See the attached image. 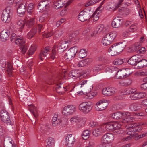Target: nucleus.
Listing matches in <instances>:
<instances>
[{
  "mask_svg": "<svg viewBox=\"0 0 147 147\" xmlns=\"http://www.w3.org/2000/svg\"><path fill=\"white\" fill-rule=\"evenodd\" d=\"M118 128H115L113 129V131H112L115 134V133H117L118 134H120V133H121V125L120 124L118 123Z\"/></svg>",
  "mask_w": 147,
  "mask_h": 147,
  "instance_id": "obj_48",
  "label": "nucleus"
},
{
  "mask_svg": "<svg viewBox=\"0 0 147 147\" xmlns=\"http://www.w3.org/2000/svg\"><path fill=\"white\" fill-rule=\"evenodd\" d=\"M102 129L101 128L99 127L93 131L92 134L95 136H97L101 132Z\"/></svg>",
  "mask_w": 147,
  "mask_h": 147,
  "instance_id": "obj_40",
  "label": "nucleus"
},
{
  "mask_svg": "<svg viewBox=\"0 0 147 147\" xmlns=\"http://www.w3.org/2000/svg\"><path fill=\"white\" fill-rule=\"evenodd\" d=\"M102 43L104 45L107 46L110 45L111 43L110 42L108 39L105 36L102 40Z\"/></svg>",
  "mask_w": 147,
  "mask_h": 147,
  "instance_id": "obj_47",
  "label": "nucleus"
},
{
  "mask_svg": "<svg viewBox=\"0 0 147 147\" xmlns=\"http://www.w3.org/2000/svg\"><path fill=\"white\" fill-rule=\"evenodd\" d=\"M51 49L48 47H46L45 49L41 51L39 55V58L41 61H43V59L42 58L43 57H46L47 54H48V52L51 51Z\"/></svg>",
  "mask_w": 147,
  "mask_h": 147,
  "instance_id": "obj_27",
  "label": "nucleus"
},
{
  "mask_svg": "<svg viewBox=\"0 0 147 147\" xmlns=\"http://www.w3.org/2000/svg\"><path fill=\"white\" fill-rule=\"evenodd\" d=\"M114 139V136L113 134L107 133L102 137V141L109 143L112 142Z\"/></svg>",
  "mask_w": 147,
  "mask_h": 147,
  "instance_id": "obj_15",
  "label": "nucleus"
},
{
  "mask_svg": "<svg viewBox=\"0 0 147 147\" xmlns=\"http://www.w3.org/2000/svg\"><path fill=\"white\" fill-rule=\"evenodd\" d=\"M90 132L87 130H84L82 134V138L86 140L90 136Z\"/></svg>",
  "mask_w": 147,
  "mask_h": 147,
  "instance_id": "obj_39",
  "label": "nucleus"
},
{
  "mask_svg": "<svg viewBox=\"0 0 147 147\" xmlns=\"http://www.w3.org/2000/svg\"><path fill=\"white\" fill-rule=\"evenodd\" d=\"M10 7H8L3 10L1 16V19L5 23H8L11 20L10 14L11 13Z\"/></svg>",
  "mask_w": 147,
  "mask_h": 147,
  "instance_id": "obj_6",
  "label": "nucleus"
},
{
  "mask_svg": "<svg viewBox=\"0 0 147 147\" xmlns=\"http://www.w3.org/2000/svg\"><path fill=\"white\" fill-rule=\"evenodd\" d=\"M124 48L123 45L122 43L115 44L109 47L108 52L111 53V56H115L119 54Z\"/></svg>",
  "mask_w": 147,
  "mask_h": 147,
  "instance_id": "obj_2",
  "label": "nucleus"
},
{
  "mask_svg": "<svg viewBox=\"0 0 147 147\" xmlns=\"http://www.w3.org/2000/svg\"><path fill=\"white\" fill-rule=\"evenodd\" d=\"M69 42L64 40H61L58 44V50L61 52H63L68 48Z\"/></svg>",
  "mask_w": 147,
  "mask_h": 147,
  "instance_id": "obj_11",
  "label": "nucleus"
},
{
  "mask_svg": "<svg viewBox=\"0 0 147 147\" xmlns=\"http://www.w3.org/2000/svg\"><path fill=\"white\" fill-rule=\"evenodd\" d=\"M92 11L90 10L89 9H85V15L88 19L92 18Z\"/></svg>",
  "mask_w": 147,
  "mask_h": 147,
  "instance_id": "obj_42",
  "label": "nucleus"
},
{
  "mask_svg": "<svg viewBox=\"0 0 147 147\" xmlns=\"http://www.w3.org/2000/svg\"><path fill=\"white\" fill-rule=\"evenodd\" d=\"M99 147H111V146L109 143L102 141V143L100 144Z\"/></svg>",
  "mask_w": 147,
  "mask_h": 147,
  "instance_id": "obj_55",
  "label": "nucleus"
},
{
  "mask_svg": "<svg viewBox=\"0 0 147 147\" xmlns=\"http://www.w3.org/2000/svg\"><path fill=\"white\" fill-rule=\"evenodd\" d=\"M88 74L87 72L85 71L81 73L80 70H75L71 71L69 74V76L70 77L74 79L77 78H78L80 79L87 76Z\"/></svg>",
  "mask_w": 147,
  "mask_h": 147,
  "instance_id": "obj_4",
  "label": "nucleus"
},
{
  "mask_svg": "<svg viewBox=\"0 0 147 147\" xmlns=\"http://www.w3.org/2000/svg\"><path fill=\"white\" fill-rule=\"evenodd\" d=\"M123 24V20L122 18L117 17L113 20L112 26L114 28H118L121 26Z\"/></svg>",
  "mask_w": 147,
  "mask_h": 147,
  "instance_id": "obj_14",
  "label": "nucleus"
},
{
  "mask_svg": "<svg viewBox=\"0 0 147 147\" xmlns=\"http://www.w3.org/2000/svg\"><path fill=\"white\" fill-rule=\"evenodd\" d=\"M145 94L142 92H135L131 94L130 98L132 100H137L143 98L145 96Z\"/></svg>",
  "mask_w": 147,
  "mask_h": 147,
  "instance_id": "obj_22",
  "label": "nucleus"
},
{
  "mask_svg": "<svg viewBox=\"0 0 147 147\" xmlns=\"http://www.w3.org/2000/svg\"><path fill=\"white\" fill-rule=\"evenodd\" d=\"M143 124L140 123H134L131 125V127H132L130 130L133 132H139L142 129V127L141 125Z\"/></svg>",
  "mask_w": 147,
  "mask_h": 147,
  "instance_id": "obj_20",
  "label": "nucleus"
},
{
  "mask_svg": "<svg viewBox=\"0 0 147 147\" xmlns=\"http://www.w3.org/2000/svg\"><path fill=\"white\" fill-rule=\"evenodd\" d=\"M29 109L30 112L33 114L34 117H36L38 116V114L37 112V109L34 105H30L29 107Z\"/></svg>",
  "mask_w": 147,
  "mask_h": 147,
  "instance_id": "obj_32",
  "label": "nucleus"
},
{
  "mask_svg": "<svg viewBox=\"0 0 147 147\" xmlns=\"http://www.w3.org/2000/svg\"><path fill=\"white\" fill-rule=\"evenodd\" d=\"M137 29L136 25L133 24L129 28V31L130 32H133L135 31Z\"/></svg>",
  "mask_w": 147,
  "mask_h": 147,
  "instance_id": "obj_52",
  "label": "nucleus"
},
{
  "mask_svg": "<svg viewBox=\"0 0 147 147\" xmlns=\"http://www.w3.org/2000/svg\"><path fill=\"white\" fill-rule=\"evenodd\" d=\"M7 71L10 73L12 70V65L8 62L7 65Z\"/></svg>",
  "mask_w": 147,
  "mask_h": 147,
  "instance_id": "obj_63",
  "label": "nucleus"
},
{
  "mask_svg": "<svg viewBox=\"0 0 147 147\" xmlns=\"http://www.w3.org/2000/svg\"><path fill=\"white\" fill-rule=\"evenodd\" d=\"M78 32L77 31L71 34L69 37V38L72 41L75 42L78 40Z\"/></svg>",
  "mask_w": 147,
  "mask_h": 147,
  "instance_id": "obj_33",
  "label": "nucleus"
},
{
  "mask_svg": "<svg viewBox=\"0 0 147 147\" xmlns=\"http://www.w3.org/2000/svg\"><path fill=\"white\" fill-rule=\"evenodd\" d=\"M116 90H117L114 88L108 87L103 88L102 93L105 96H110L115 93Z\"/></svg>",
  "mask_w": 147,
  "mask_h": 147,
  "instance_id": "obj_9",
  "label": "nucleus"
},
{
  "mask_svg": "<svg viewBox=\"0 0 147 147\" xmlns=\"http://www.w3.org/2000/svg\"><path fill=\"white\" fill-rule=\"evenodd\" d=\"M126 116H125L123 118V121L124 123L128 122L129 121H131L134 118L133 117H131L129 115H127L126 114Z\"/></svg>",
  "mask_w": 147,
  "mask_h": 147,
  "instance_id": "obj_46",
  "label": "nucleus"
},
{
  "mask_svg": "<svg viewBox=\"0 0 147 147\" xmlns=\"http://www.w3.org/2000/svg\"><path fill=\"white\" fill-rule=\"evenodd\" d=\"M76 111V107L73 105H69L65 106L63 109V114L67 116L73 114Z\"/></svg>",
  "mask_w": 147,
  "mask_h": 147,
  "instance_id": "obj_8",
  "label": "nucleus"
},
{
  "mask_svg": "<svg viewBox=\"0 0 147 147\" xmlns=\"http://www.w3.org/2000/svg\"><path fill=\"white\" fill-rule=\"evenodd\" d=\"M1 120L7 125H11V122L9 113L6 110H3L1 111L0 114Z\"/></svg>",
  "mask_w": 147,
  "mask_h": 147,
  "instance_id": "obj_7",
  "label": "nucleus"
},
{
  "mask_svg": "<svg viewBox=\"0 0 147 147\" xmlns=\"http://www.w3.org/2000/svg\"><path fill=\"white\" fill-rule=\"evenodd\" d=\"M141 108L140 104L137 103H133L129 107L130 109L132 111H136Z\"/></svg>",
  "mask_w": 147,
  "mask_h": 147,
  "instance_id": "obj_34",
  "label": "nucleus"
},
{
  "mask_svg": "<svg viewBox=\"0 0 147 147\" xmlns=\"http://www.w3.org/2000/svg\"><path fill=\"white\" fill-rule=\"evenodd\" d=\"M97 125V123L94 121H91L89 124V126L92 127H95Z\"/></svg>",
  "mask_w": 147,
  "mask_h": 147,
  "instance_id": "obj_62",
  "label": "nucleus"
},
{
  "mask_svg": "<svg viewBox=\"0 0 147 147\" xmlns=\"http://www.w3.org/2000/svg\"><path fill=\"white\" fill-rule=\"evenodd\" d=\"M34 5L33 4L30 3L28 4L26 7V11L29 14L32 15L33 14L34 11Z\"/></svg>",
  "mask_w": 147,
  "mask_h": 147,
  "instance_id": "obj_29",
  "label": "nucleus"
},
{
  "mask_svg": "<svg viewBox=\"0 0 147 147\" xmlns=\"http://www.w3.org/2000/svg\"><path fill=\"white\" fill-rule=\"evenodd\" d=\"M55 143V141L53 138H49L47 139L46 143L47 147H49L53 146Z\"/></svg>",
  "mask_w": 147,
  "mask_h": 147,
  "instance_id": "obj_36",
  "label": "nucleus"
},
{
  "mask_svg": "<svg viewBox=\"0 0 147 147\" xmlns=\"http://www.w3.org/2000/svg\"><path fill=\"white\" fill-rule=\"evenodd\" d=\"M35 24V18H32L27 19L25 22V24L28 28H30Z\"/></svg>",
  "mask_w": 147,
  "mask_h": 147,
  "instance_id": "obj_25",
  "label": "nucleus"
},
{
  "mask_svg": "<svg viewBox=\"0 0 147 147\" xmlns=\"http://www.w3.org/2000/svg\"><path fill=\"white\" fill-rule=\"evenodd\" d=\"M139 74L141 76H147V69H145L139 72Z\"/></svg>",
  "mask_w": 147,
  "mask_h": 147,
  "instance_id": "obj_61",
  "label": "nucleus"
},
{
  "mask_svg": "<svg viewBox=\"0 0 147 147\" xmlns=\"http://www.w3.org/2000/svg\"><path fill=\"white\" fill-rule=\"evenodd\" d=\"M98 11H97L96 10L95 11V12L92 15V18H93V20L95 21L97 20L99 18V17L98 16H97V15L96 14L97 13H99V12L97 13Z\"/></svg>",
  "mask_w": 147,
  "mask_h": 147,
  "instance_id": "obj_56",
  "label": "nucleus"
},
{
  "mask_svg": "<svg viewBox=\"0 0 147 147\" xmlns=\"http://www.w3.org/2000/svg\"><path fill=\"white\" fill-rule=\"evenodd\" d=\"M117 35V32L114 31L109 33L105 36L108 39L109 41L111 43L114 40L115 38Z\"/></svg>",
  "mask_w": 147,
  "mask_h": 147,
  "instance_id": "obj_24",
  "label": "nucleus"
},
{
  "mask_svg": "<svg viewBox=\"0 0 147 147\" xmlns=\"http://www.w3.org/2000/svg\"><path fill=\"white\" fill-rule=\"evenodd\" d=\"M147 66V60L145 59H140V61H139L137 64L138 68L139 69L142 68Z\"/></svg>",
  "mask_w": 147,
  "mask_h": 147,
  "instance_id": "obj_30",
  "label": "nucleus"
},
{
  "mask_svg": "<svg viewBox=\"0 0 147 147\" xmlns=\"http://www.w3.org/2000/svg\"><path fill=\"white\" fill-rule=\"evenodd\" d=\"M26 5L25 3H23L19 4L17 8V11L18 13L20 16L24 15L26 10Z\"/></svg>",
  "mask_w": 147,
  "mask_h": 147,
  "instance_id": "obj_19",
  "label": "nucleus"
},
{
  "mask_svg": "<svg viewBox=\"0 0 147 147\" xmlns=\"http://www.w3.org/2000/svg\"><path fill=\"white\" fill-rule=\"evenodd\" d=\"M53 4L54 5V7L57 9L63 6V2L61 0L55 1Z\"/></svg>",
  "mask_w": 147,
  "mask_h": 147,
  "instance_id": "obj_31",
  "label": "nucleus"
},
{
  "mask_svg": "<svg viewBox=\"0 0 147 147\" xmlns=\"http://www.w3.org/2000/svg\"><path fill=\"white\" fill-rule=\"evenodd\" d=\"M37 29L35 28L31 29L30 31L27 34V38L29 39H31L34 35L37 32Z\"/></svg>",
  "mask_w": 147,
  "mask_h": 147,
  "instance_id": "obj_35",
  "label": "nucleus"
},
{
  "mask_svg": "<svg viewBox=\"0 0 147 147\" xmlns=\"http://www.w3.org/2000/svg\"><path fill=\"white\" fill-rule=\"evenodd\" d=\"M95 145V143L93 141H90L85 147H94Z\"/></svg>",
  "mask_w": 147,
  "mask_h": 147,
  "instance_id": "obj_64",
  "label": "nucleus"
},
{
  "mask_svg": "<svg viewBox=\"0 0 147 147\" xmlns=\"http://www.w3.org/2000/svg\"><path fill=\"white\" fill-rule=\"evenodd\" d=\"M90 84L89 81L87 79H85L79 82L78 85L79 87L84 88L88 87Z\"/></svg>",
  "mask_w": 147,
  "mask_h": 147,
  "instance_id": "obj_26",
  "label": "nucleus"
},
{
  "mask_svg": "<svg viewBox=\"0 0 147 147\" xmlns=\"http://www.w3.org/2000/svg\"><path fill=\"white\" fill-rule=\"evenodd\" d=\"M141 57V56L139 55L133 56L128 60V63L130 65H136L140 61Z\"/></svg>",
  "mask_w": 147,
  "mask_h": 147,
  "instance_id": "obj_13",
  "label": "nucleus"
},
{
  "mask_svg": "<svg viewBox=\"0 0 147 147\" xmlns=\"http://www.w3.org/2000/svg\"><path fill=\"white\" fill-rule=\"evenodd\" d=\"M36 49V47L35 46H32L30 48L28 52V55H30L33 54Z\"/></svg>",
  "mask_w": 147,
  "mask_h": 147,
  "instance_id": "obj_45",
  "label": "nucleus"
},
{
  "mask_svg": "<svg viewBox=\"0 0 147 147\" xmlns=\"http://www.w3.org/2000/svg\"><path fill=\"white\" fill-rule=\"evenodd\" d=\"M78 51V49L77 47L74 46L71 47L65 55L64 58L65 59L70 61L73 59Z\"/></svg>",
  "mask_w": 147,
  "mask_h": 147,
  "instance_id": "obj_5",
  "label": "nucleus"
},
{
  "mask_svg": "<svg viewBox=\"0 0 147 147\" xmlns=\"http://www.w3.org/2000/svg\"><path fill=\"white\" fill-rule=\"evenodd\" d=\"M104 26L103 25H101L97 26V30L98 33H100L104 29Z\"/></svg>",
  "mask_w": 147,
  "mask_h": 147,
  "instance_id": "obj_60",
  "label": "nucleus"
},
{
  "mask_svg": "<svg viewBox=\"0 0 147 147\" xmlns=\"http://www.w3.org/2000/svg\"><path fill=\"white\" fill-rule=\"evenodd\" d=\"M64 78V76L63 74L59 75L55 79L54 83L57 84L56 87V90L57 92L60 94H63L67 90L66 87L62 85L61 82Z\"/></svg>",
  "mask_w": 147,
  "mask_h": 147,
  "instance_id": "obj_1",
  "label": "nucleus"
},
{
  "mask_svg": "<svg viewBox=\"0 0 147 147\" xmlns=\"http://www.w3.org/2000/svg\"><path fill=\"white\" fill-rule=\"evenodd\" d=\"M64 33L62 30H56L54 33L55 36L58 38L60 37Z\"/></svg>",
  "mask_w": 147,
  "mask_h": 147,
  "instance_id": "obj_51",
  "label": "nucleus"
},
{
  "mask_svg": "<svg viewBox=\"0 0 147 147\" xmlns=\"http://www.w3.org/2000/svg\"><path fill=\"white\" fill-rule=\"evenodd\" d=\"M49 0H42L40 1V2L42 3L43 5L46 7L49 5Z\"/></svg>",
  "mask_w": 147,
  "mask_h": 147,
  "instance_id": "obj_57",
  "label": "nucleus"
},
{
  "mask_svg": "<svg viewBox=\"0 0 147 147\" xmlns=\"http://www.w3.org/2000/svg\"><path fill=\"white\" fill-rule=\"evenodd\" d=\"M125 60V59H116L113 61V63L115 65H120L124 63Z\"/></svg>",
  "mask_w": 147,
  "mask_h": 147,
  "instance_id": "obj_37",
  "label": "nucleus"
},
{
  "mask_svg": "<svg viewBox=\"0 0 147 147\" xmlns=\"http://www.w3.org/2000/svg\"><path fill=\"white\" fill-rule=\"evenodd\" d=\"M132 82V80L130 79L126 80L124 82H122L120 83L121 86H127L130 85Z\"/></svg>",
  "mask_w": 147,
  "mask_h": 147,
  "instance_id": "obj_41",
  "label": "nucleus"
},
{
  "mask_svg": "<svg viewBox=\"0 0 147 147\" xmlns=\"http://www.w3.org/2000/svg\"><path fill=\"white\" fill-rule=\"evenodd\" d=\"M52 53L50 56L51 58L53 60L56 58L55 55L56 54V51L54 49L52 50Z\"/></svg>",
  "mask_w": 147,
  "mask_h": 147,
  "instance_id": "obj_59",
  "label": "nucleus"
},
{
  "mask_svg": "<svg viewBox=\"0 0 147 147\" xmlns=\"http://www.w3.org/2000/svg\"><path fill=\"white\" fill-rule=\"evenodd\" d=\"M42 131L44 132L47 131L49 129V128L47 126L45 125H42L40 126Z\"/></svg>",
  "mask_w": 147,
  "mask_h": 147,
  "instance_id": "obj_54",
  "label": "nucleus"
},
{
  "mask_svg": "<svg viewBox=\"0 0 147 147\" xmlns=\"http://www.w3.org/2000/svg\"><path fill=\"white\" fill-rule=\"evenodd\" d=\"M71 123L72 124H74L78 123H82L84 124L86 122L85 118H83L78 116H75L71 117L70 119Z\"/></svg>",
  "mask_w": 147,
  "mask_h": 147,
  "instance_id": "obj_17",
  "label": "nucleus"
},
{
  "mask_svg": "<svg viewBox=\"0 0 147 147\" xmlns=\"http://www.w3.org/2000/svg\"><path fill=\"white\" fill-rule=\"evenodd\" d=\"M86 50L84 49H81L79 53V57L80 58H85L87 55Z\"/></svg>",
  "mask_w": 147,
  "mask_h": 147,
  "instance_id": "obj_38",
  "label": "nucleus"
},
{
  "mask_svg": "<svg viewBox=\"0 0 147 147\" xmlns=\"http://www.w3.org/2000/svg\"><path fill=\"white\" fill-rule=\"evenodd\" d=\"M141 45L139 42L135 43L132 47V51L134 52L138 49L141 47Z\"/></svg>",
  "mask_w": 147,
  "mask_h": 147,
  "instance_id": "obj_44",
  "label": "nucleus"
},
{
  "mask_svg": "<svg viewBox=\"0 0 147 147\" xmlns=\"http://www.w3.org/2000/svg\"><path fill=\"white\" fill-rule=\"evenodd\" d=\"M37 6L38 9L39 10L40 12H42L44 10L46 9V7L43 5L42 3H41L40 2L38 3Z\"/></svg>",
  "mask_w": 147,
  "mask_h": 147,
  "instance_id": "obj_50",
  "label": "nucleus"
},
{
  "mask_svg": "<svg viewBox=\"0 0 147 147\" xmlns=\"http://www.w3.org/2000/svg\"><path fill=\"white\" fill-rule=\"evenodd\" d=\"M107 100H102L98 102L96 104L97 110L98 111H102L104 110L107 106L106 102Z\"/></svg>",
  "mask_w": 147,
  "mask_h": 147,
  "instance_id": "obj_16",
  "label": "nucleus"
},
{
  "mask_svg": "<svg viewBox=\"0 0 147 147\" xmlns=\"http://www.w3.org/2000/svg\"><path fill=\"white\" fill-rule=\"evenodd\" d=\"M20 50H21V54L22 55L24 54L27 51L28 47L24 44L20 47Z\"/></svg>",
  "mask_w": 147,
  "mask_h": 147,
  "instance_id": "obj_49",
  "label": "nucleus"
},
{
  "mask_svg": "<svg viewBox=\"0 0 147 147\" xmlns=\"http://www.w3.org/2000/svg\"><path fill=\"white\" fill-rule=\"evenodd\" d=\"M58 115H55L52 119V125L54 127L58 125H60L62 122V121L59 119H57Z\"/></svg>",
  "mask_w": 147,
  "mask_h": 147,
  "instance_id": "obj_28",
  "label": "nucleus"
},
{
  "mask_svg": "<svg viewBox=\"0 0 147 147\" xmlns=\"http://www.w3.org/2000/svg\"><path fill=\"white\" fill-rule=\"evenodd\" d=\"M15 42L16 44L20 46L23 45L25 44V42L22 39L19 38H17Z\"/></svg>",
  "mask_w": 147,
  "mask_h": 147,
  "instance_id": "obj_43",
  "label": "nucleus"
},
{
  "mask_svg": "<svg viewBox=\"0 0 147 147\" xmlns=\"http://www.w3.org/2000/svg\"><path fill=\"white\" fill-rule=\"evenodd\" d=\"M105 126L107 131H112L114 128H118V123H107L105 124Z\"/></svg>",
  "mask_w": 147,
  "mask_h": 147,
  "instance_id": "obj_18",
  "label": "nucleus"
},
{
  "mask_svg": "<svg viewBox=\"0 0 147 147\" xmlns=\"http://www.w3.org/2000/svg\"><path fill=\"white\" fill-rule=\"evenodd\" d=\"M75 142L74 137L71 134H68L66 138L65 145L67 147H72Z\"/></svg>",
  "mask_w": 147,
  "mask_h": 147,
  "instance_id": "obj_10",
  "label": "nucleus"
},
{
  "mask_svg": "<svg viewBox=\"0 0 147 147\" xmlns=\"http://www.w3.org/2000/svg\"><path fill=\"white\" fill-rule=\"evenodd\" d=\"M131 73H128L126 69H123L116 72L115 77L117 79L125 78L129 76Z\"/></svg>",
  "mask_w": 147,
  "mask_h": 147,
  "instance_id": "obj_12",
  "label": "nucleus"
},
{
  "mask_svg": "<svg viewBox=\"0 0 147 147\" xmlns=\"http://www.w3.org/2000/svg\"><path fill=\"white\" fill-rule=\"evenodd\" d=\"M98 60L99 61H102L105 63H108V60L107 58L104 57L100 56L98 58Z\"/></svg>",
  "mask_w": 147,
  "mask_h": 147,
  "instance_id": "obj_53",
  "label": "nucleus"
},
{
  "mask_svg": "<svg viewBox=\"0 0 147 147\" xmlns=\"http://www.w3.org/2000/svg\"><path fill=\"white\" fill-rule=\"evenodd\" d=\"M92 105L90 102H82L79 106V109L84 114H87L92 109Z\"/></svg>",
  "mask_w": 147,
  "mask_h": 147,
  "instance_id": "obj_3",
  "label": "nucleus"
},
{
  "mask_svg": "<svg viewBox=\"0 0 147 147\" xmlns=\"http://www.w3.org/2000/svg\"><path fill=\"white\" fill-rule=\"evenodd\" d=\"M125 116H126L125 113H124L122 112H117L113 113L112 115V117L114 119L117 120L122 119L123 120Z\"/></svg>",
  "mask_w": 147,
  "mask_h": 147,
  "instance_id": "obj_23",
  "label": "nucleus"
},
{
  "mask_svg": "<svg viewBox=\"0 0 147 147\" xmlns=\"http://www.w3.org/2000/svg\"><path fill=\"white\" fill-rule=\"evenodd\" d=\"M10 34L9 31L7 30H4L0 34L1 40L3 42H5L7 40Z\"/></svg>",
  "mask_w": 147,
  "mask_h": 147,
  "instance_id": "obj_21",
  "label": "nucleus"
},
{
  "mask_svg": "<svg viewBox=\"0 0 147 147\" xmlns=\"http://www.w3.org/2000/svg\"><path fill=\"white\" fill-rule=\"evenodd\" d=\"M17 24L18 25L21 26L20 28L21 29L23 28L24 25H25V22L22 20H18L17 22Z\"/></svg>",
  "mask_w": 147,
  "mask_h": 147,
  "instance_id": "obj_58",
  "label": "nucleus"
}]
</instances>
